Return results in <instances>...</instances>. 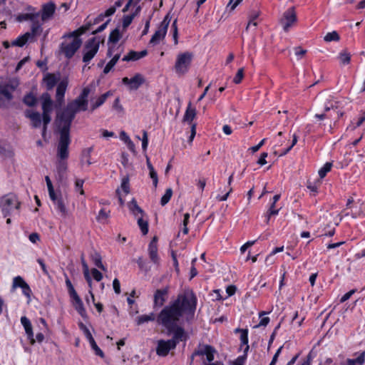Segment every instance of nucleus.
Returning <instances> with one entry per match:
<instances>
[{
  "mask_svg": "<svg viewBox=\"0 0 365 365\" xmlns=\"http://www.w3.org/2000/svg\"><path fill=\"white\" fill-rule=\"evenodd\" d=\"M283 349V346H281L276 351V353L274 354L270 364L269 365H276L277 362V360H278V358H279V356L282 351V349Z\"/></svg>",
  "mask_w": 365,
  "mask_h": 365,
  "instance_id": "nucleus-63",
  "label": "nucleus"
},
{
  "mask_svg": "<svg viewBox=\"0 0 365 365\" xmlns=\"http://www.w3.org/2000/svg\"><path fill=\"white\" fill-rule=\"evenodd\" d=\"M155 319V316L153 313H150L149 314H144L139 316L136 319L137 324L141 325L144 323H147L148 322H153Z\"/></svg>",
  "mask_w": 365,
  "mask_h": 365,
  "instance_id": "nucleus-36",
  "label": "nucleus"
},
{
  "mask_svg": "<svg viewBox=\"0 0 365 365\" xmlns=\"http://www.w3.org/2000/svg\"><path fill=\"white\" fill-rule=\"evenodd\" d=\"M55 4L53 3L45 4L43 6L41 13V19L43 21L48 20L51 18L55 11Z\"/></svg>",
  "mask_w": 365,
  "mask_h": 365,
  "instance_id": "nucleus-25",
  "label": "nucleus"
},
{
  "mask_svg": "<svg viewBox=\"0 0 365 365\" xmlns=\"http://www.w3.org/2000/svg\"><path fill=\"white\" fill-rule=\"evenodd\" d=\"M339 59L341 64H349L351 61V55L346 51H341L339 53Z\"/></svg>",
  "mask_w": 365,
  "mask_h": 365,
  "instance_id": "nucleus-42",
  "label": "nucleus"
},
{
  "mask_svg": "<svg viewBox=\"0 0 365 365\" xmlns=\"http://www.w3.org/2000/svg\"><path fill=\"white\" fill-rule=\"evenodd\" d=\"M260 14V11L258 10H252L249 14V22L246 27V30H248L251 26V24L253 21H255Z\"/></svg>",
  "mask_w": 365,
  "mask_h": 365,
  "instance_id": "nucleus-49",
  "label": "nucleus"
},
{
  "mask_svg": "<svg viewBox=\"0 0 365 365\" xmlns=\"http://www.w3.org/2000/svg\"><path fill=\"white\" fill-rule=\"evenodd\" d=\"M332 163L330 162L326 163L324 166L319 170V175L321 178L326 176L327 173L331 170Z\"/></svg>",
  "mask_w": 365,
  "mask_h": 365,
  "instance_id": "nucleus-47",
  "label": "nucleus"
},
{
  "mask_svg": "<svg viewBox=\"0 0 365 365\" xmlns=\"http://www.w3.org/2000/svg\"><path fill=\"white\" fill-rule=\"evenodd\" d=\"M121 188L125 194L129 192V179L128 177L123 178L121 182Z\"/></svg>",
  "mask_w": 365,
  "mask_h": 365,
  "instance_id": "nucleus-56",
  "label": "nucleus"
},
{
  "mask_svg": "<svg viewBox=\"0 0 365 365\" xmlns=\"http://www.w3.org/2000/svg\"><path fill=\"white\" fill-rule=\"evenodd\" d=\"M66 285L68 288L69 295L71 298L78 295L71 282L70 281V279L68 277H66Z\"/></svg>",
  "mask_w": 365,
  "mask_h": 365,
  "instance_id": "nucleus-50",
  "label": "nucleus"
},
{
  "mask_svg": "<svg viewBox=\"0 0 365 365\" xmlns=\"http://www.w3.org/2000/svg\"><path fill=\"white\" fill-rule=\"evenodd\" d=\"M134 18H135V14L124 16L123 19V28L124 29L127 28L132 23Z\"/></svg>",
  "mask_w": 365,
  "mask_h": 365,
  "instance_id": "nucleus-52",
  "label": "nucleus"
},
{
  "mask_svg": "<svg viewBox=\"0 0 365 365\" xmlns=\"http://www.w3.org/2000/svg\"><path fill=\"white\" fill-rule=\"evenodd\" d=\"M236 332H241L240 340H241V346H245V347L248 345V332L247 329H237L235 330Z\"/></svg>",
  "mask_w": 365,
  "mask_h": 365,
  "instance_id": "nucleus-40",
  "label": "nucleus"
},
{
  "mask_svg": "<svg viewBox=\"0 0 365 365\" xmlns=\"http://www.w3.org/2000/svg\"><path fill=\"white\" fill-rule=\"evenodd\" d=\"M122 82L123 84L128 85L130 90H137L145 82V79L141 74L136 73L131 78L124 77Z\"/></svg>",
  "mask_w": 365,
  "mask_h": 365,
  "instance_id": "nucleus-17",
  "label": "nucleus"
},
{
  "mask_svg": "<svg viewBox=\"0 0 365 365\" xmlns=\"http://www.w3.org/2000/svg\"><path fill=\"white\" fill-rule=\"evenodd\" d=\"M139 60L138 52L130 51L127 55L124 56L122 58L123 61H130Z\"/></svg>",
  "mask_w": 365,
  "mask_h": 365,
  "instance_id": "nucleus-45",
  "label": "nucleus"
},
{
  "mask_svg": "<svg viewBox=\"0 0 365 365\" xmlns=\"http://www.w3.org/2000/svg\"><path fill=\"white\" fill-rule=\"evenodd\" d=\"M215 353V349L210 345L200 346L197 349L195 350V354H197L198 356L205 355L207 360L209 362H211L214 360Z\"/></svg>",
  "mask_w": 365,
  "mask_h": 365,
  "instance_id": "nucleus-18",
  "label": "nucleus"
},
{
  "mask_svg": "<svg viewBox=\"0 0 365 365\" xmlns=\"http://www.w3.org/2000/svg\"><path fill=\"white\" fill-rule=\"evenodd\" d=\"M148 144V133L145 130L143 132V138H142V148L143 150H146Z\"/></svg>",
  "mask_w": 365,
  "mask_h": 365,
  "instance_id": "nucleus-61",
  "label": "nucleus"
},
{
  "mask_svg": "<svg viewBox=\"0 0 365 365\" xmlns=\"http://www.w3.org/2000/svg\"><path fill=\"white\" fill-rule=\"evenodd\" d=\"M23 101L28 106H34L36 103V98L31 93L26 95Z\"/></svg>",
  "mask_w": 365,
  "mask_h": 365,
  "instance_id": "nucleus-48",
  "label": "nucleus"
},
{
  "mask_svg": "<svg viewBox=\"0 0 365 365\" xmlns=\"http://www.w3.org/2000/svg\"><path fill=\"white\" fill-rule=\"evenodd\" d=\"M123 51V48L120 45H111L108 46V49L107 51V56L112 57L111 60L106 64L103 69V73L105 74L108 73L110 70L113 68V66L116 64L118 61L119 60L121 53Z\"/></svg>",
  "mask_w": 365,
  "mask_h": 365,
  "instance_id": "nucleus-9",
  "label": "nucleus"
},
{
  "mask_svg": "<svg viewBox=\"0 0 365 365\" xmlns=\"http://www.w3.org/2000/svg\"><path fill=\"white\" fill-rule=\"evenodd\" d=\"M169 287H165L157 289L153 295V304L155 307L163 306L168 297Z\"/></svg>",
  "mask_w": 365,
  "mask_h": 365,
  "instance_id": "nucleus-16",
  "label": "nucleus"
},
{
  "mask_svg": "<svg viewBox=\"0 0 365 365\" xmlns=\"http://www.w3.org/2000/svg\"><path fill=\"white\" fill-rule=\"evenodd\" d=\"M18 287L21 288L23 294L27 298L28 304L30 303V302L31 300L32 291H31L29 285L26 282V281L21 276L15 277L13 279L11 290L14 292Z\"/></svg>",
  "mask_w": 365,
  "mask_h": 365,
  "instance_id": "nucleus-13",
  "label": "nucleus"
},
{
  "mask_svg": "<svg viewBox=\"0 0 365 365\" xmlns=\"http://www.w3.org/2000/svg\"><path fill=\"white\" fill-rule=\"evenodd\" d=\"M150 177L153 180V183L155 187H157L158 182V174L155 172V169L150 170Z\"/></svg>",
  "mask_w": 365,
  "mask_h": 365,
  "instance_id": "nucleus-60",
  "label": "nucleus"
},
{
  "mask_svg": "<svg viewBox=\"0 0 365 365\" xmlns=\"http://www.w3.org/2000/svg\"><path fill=\"white\" fill-rule=\"evenodd\" d=\"M279 212V210L275 209V205L272 204L268 212H267V222L268 223L271 215H277Z\"/></svg>",
  "mask_w": 365,
  "mask_h": 365,
  "instance_id": "nucleus-59",
  "label": "nucleus"
},
{
  "mask_svg": "<svg viewBox=\"0 0 365 365\" xmlns=\"http://www.w3.org/2000/svg\"><path fill=\"white\" fill-rule=\"evenodd\" d=\"M29 38H31V34L29 32H26L24 35L19 36L16 39L13 41L11 42V45L22 47L27 43Z\"/></svg>",
  "mask_w": 365,
  "mask_h": 365,
  "instance_id": "nucleus-30",
  "label": "nucleus"
},
{
  "mask_svg": "<svg viewBox=\"0 0 365 365\" xmlns=\"http://www.w3.org/2000/svg\"><path fill=\"white\" fill-rule=\"evenodd\" d=\"M60 137L57 145L56 170L60 178H63L67 171L66 160L69 156L68 146L71 143L70 135L59 133Z\"/></svg>",
  "mask_w": 365,
  "mask_h": 365,
  "instance_id": "nucleus-3",
  "label": "nucleus"
},
{
  "mask_svg": "<svg viewBox=\"0 0 365 365\" xmlns=\"http://www.w3.org/2000/svg\"><path fill=\"white\" fill-rule=\"evenodd\" d=\"M51 200L53 202L56 208L61 212V216L66 217L68 215V211L66 207L65 201L61 195L58 196L57 194L54 193V197L51 198Z\"/></svg>",
  "mask_w": 365,
  "mask_h": 365,
  "instance_id": "nucleus-20",
  "label": "nucleus"
},
{
  "mask_svg": "<svg viewBox=\"0 0 365 365\" xmlns=\"http://www.w3.org/2000/svg\"><path fill=\"white\" fill-rule=\"evenodd\" d=\"M249 346H247L244 350V354L238 356L233 362V365H245L247 359V354L249 350Z\"/></svg>",
  "mask_w": 365,
  "mask_h": 365,
  "instance_id": "nucleus-39",
  "label": "nucleus"
},
{
  "mask_svg": "<svg viewBox=\"0 0 365 365\" xmlns=\"http://www.w3.org/2000/svg\"><path fill=\"white\" fill-rule=\"evenodd\" d=\"M99 49V41L96 38L89 39L85 44L83 48V61L84 63H89L91 59L96 56Z\"/></svg>",
  "mask_w": 365,
  "mask_h": 365,
  "instance_id": "nucleus-12",
  "label": "nucleus"
},
{
  "mask_svg": "<svg viewBox=\"0 0 365 365\" xmlns=\"http://www.w3.org/2000/svg\"><path fill=\"white\" fill-rule=\"evenodd\" d=\"M138 225L143 235H145L148 232V220H143V215H141L137 219Z\"/></svg>",
  "mask_w": 365,
  "mask_h": 365,
  "instance_id": "nucleus-37",
  "label": "nucleus"
},
{
  "mask_svg": "<svg viewBox=\"0 0 365 365\" xmlns=\"http://www.w3.org/2000/svg\"><path fill=\"white\" fill-rule=\"evenodd\" d=\"M20 205L21 202L17 197L12 193L5 195L0 198V207L4 217L11 215L14 210H19Z\"/></svg>",
  "mask_w": 365,
  "mask_h": 365,
  "instance_id": "nucleus-6",
  "label": "nucleus"
},
{
  "mask_svg": "<svg viewBox=\"0 0 365 365\" xmlns=\"http://www.w3.org/2000/svg\"><path fill=\"white\" fill-rule=\"evenodd\" d=\"M112 93L110 91H108L101 96H99L95 102H93L91 105V110H94L97 108L100 107L101 105L104 103V102L106 101L107 98L110 96H111Z\"/></svg>",
  "mask_w": 365,
  "mask_h": 365,
  "instance_id": "nucleus-32",
  "label": "nucleus"
},
{
  "mask_svg": "<svg viewBox=\"0 0 365 365\" xmlns=\"http://www.w3.org/2000/svg\"><path fill=\"white\" fill-rule=\"evenodd\" d=\"M19 86V82L15 79L9 80L0 86V107H6L14 96L13 93Z\"/></svg>",
  "mask_w": 365,
  "mask_h": 365,
  "instance_id": "nucleus-7",
  "label": "nucleus"
},
{
  "mask_svg": "<svg viewBox=\"0 0 365 365\" xmlns=\"http://www.w3.org/2000/svg\"><path fill=\"white\" fill-rule=\"evenodd\" d=\"M294 50L298 59L302 58L307 52V50L302 48L300 46L295 47Z\"/></svg>",
  "mask_w": 365,
  "mask_h": 365,
  "instance_id": "nucleus-55",
  "label": "nucleus"
},
{
  "mask_svg": "<svg viewBox=\"0 0 365 365\" xmlns=\"http://www.w3.org/2000/svg\"><path fill=\"white\" fill-rule=\"evenodd\" d=\"M121 38V34L120 33V30L118 29H115L113 30L108 37V43H117L120 38Z\"/></svg>",
  "mask_w": 365,
  "mask_h": 365,
  "instance_id": "nucleus-38",
  "label": "nucleus"
},
{
  "mask_svg": "<svg viewBox=\"0 0 365 365\" xmlns=\"http://www.w3.org/2000/svg\"><path fill=\"white\" fill-rule=\"evenodd\" d=\"M170 20L171 17L170 16V14H168L165 16L164 19L161 22L160 25L159 26L155 34L151 37L149 42L150 44H152L153 46L157 45L160 43L161 40H163L165 38Z\"/></svg>",
  "mask_w": 365,
  "mask_h": 365,
  "instance_id": "nucleus-11",
  "label": "nucleus"
},
{
  "mask_svg": "<svg viewBox=\"0 0 365 365\" xmlns=\"http://www.w3.org/2000/svg\"><path fill=\"white\" fill-rule=\"evenodd\" d=\"M72 299L75 309L83 318L86 319L87 317V313L80 297L77 295L72 297Z\"/></svg>",
  "mask_w": 365,
  "mask_h": 365,
  "instance_id": "nucleus-24",
  "label": "nucleus"
},
{
  "mask_svg": "<svg viewBox=\"0 0 365 365\" xmlns=\"http://www.w3.org/2000/svg\"><path fill=\"white\" fill-rule=\"evenodd\" d=\"M192 58V53H182L178 55L175 64V72L179 75H184L188 71Z\"/></svg>",
  "mask_w": 365,
  "mask_h": 365,
  "instance_id": "nucleus-8",
  "label": "nucleus"
},
{
  "mask_svg": "<svg viewBox=\"0 0 365 365\" xmlns=\"http://www.w3.org/2000/svg\"><path fill=\"white\" fill-rule=\"evenodd\" d=\"M79 328L84 333L86 337L88 340L92 349L95 351V354L101 358H104L105 355L103 351L98 346L95 339H93L90 330L88 327L82 322L78 324Z\"/></svg>",
  "mask_w": 365,
  "mask_h": 365,
  "instance_id": "nucleus-14",
  "label": "nucleus"
},
{
  "mask_svg": "<svg viewBox=\"0 0 365 365\" xmlns=\"http://www.w3.org/2000/svg\"><path fill=\"white\" fill-rule=\"evenodd\" d=\"M26 118H29L31 121V125L34 128H38L41 124V116L38 112H34L27 110L25 112Z\"/></svg>",
  "mask_w": 365,
  "mask_h": 365,
  "instance_id": "nucleus-23",
  "label": "nucleus"
},
{
  "mask_svg": "<svg viewBox=\"0 0 365 365\" xmlns=\"http://www.w3.org/2000/svg\"><path fill=\"white\" fill-rule=\"evenodd\" d=\"M42 31V24L34 19V21H32L31 32H29L31 34V38L39 36Z\"/></svg>",
  "mask_w": 365,
  "mask_h": 365,
  "instance_id": "nucleus-33",
  "label": "nucleus"
},
{
  "mask_svg": "<svg viewBox=\"0 0 365 365\" xmlns=\"http://www.w3.org/2000/svg\"><path fill=\"white\" fill-rule=\"evenodd\" d=\"M109 217V212H106L104 209H101L97 216V220L103 222L106 220Z\"/></svg>",
  "mask_w": 365,
  "mask_h": 365,
  "instance_id": "nucleus-53",
  "label": "nucleus"
},
{
  "mask_svg": "<svg viewBox=\"0 0 365 365\" xmlns=\"http://www.w3.org/2000/svg\"><path fill=\"white\" fill-rule=\"evenodd\" d=\"M43 81L46 83L47 90H51L58 81V78L54 74L48 73L43 78Z\"/></svg>",
  "mask_w": 365,
  "mask_h": 365,
  "instance_id": "nucleus-31",
  "label": "nucleus"
},
{
  "mask_svg": "<svg viewBox=\"0 0 365 365\" xmlns=\"http://www.w3.org/2000/svg\"><path fill=\"white\" fill-rule=\"evenodd\" d=\"M327 101L329 103L330 106H333V110H337L339 108V102L334 101L332 96H329Z\"/></svg>",
  "mask_w": 365,
  "mask_h": 365,
  "instance_id": "nucleus-64",
  "label": "nucleus"
},
{
  "mask_svg": "<svg viewBox=\"0 0 365 365\" xmlns=\"http://www.w3.org/2000/svg\"><path fill=\"white\" fill-rule=\"evenodd\" d=\"M243 76H244V68H241L237 71L236 76H235V78L233 79L234 83H235L236 84L240 83L241 82Z\"/></svg>",
  "mask_w": 365,
  "mask_h": 365,
  "instance_id": "nucleus-54",
  "label": "nucleus"
},
{
  "mask_svg": "<svg viewBox=\"0 0 365 365\" xmlns=\"http://www.w3.org/2000/svg\"><path fill=\"white\" fill-rule=\"evenodd\" d=\"M158 237H153L148 245V254L150 260L156 264H159V257L158 255Z\"/></svg>",
  "mask_w": 365,
  "mask_h": 365,
  "instance_id": "nucleus-19",
  "label": "nucleus"
},
{
  "mask_svg": "<svg viewBox=\"0 0 365 365\" xmlns=\"http://www.w3.org/2000/svg\"><path fill=\"white\" fill-rule=\"evenodd\" d=\"M297 21V15L294 7H291L287 9L283 15V19H281V24L285 31H288L292 24Z\"/></svg>",
  "mask_w": 365,
  "mask_h": 365,
  "instance_id": "nucleus-15",
  "label": "nucleus"
},
{
  "mask_svg": "<svg viewBox=\"0 0 365 365\" xmlns=\"http://www.w3.org/2000/svg\"><path fill=\"white\" fill-rule=\"evenodd\" d=\"M91 258L96 267H98V268L101 269L103 271L106 270V267L102 263L101 256L98 252H94L93 253H92L91 255Z\"/></svg>",
  "mask_w": 365,
  "mask_h": 365,
  "instance_id": "nucleus-35",
  "label": "nucleus"
},
{
  "mask_svg": "<svg viewBox=\"0 0 365 365\" xmlns=\"http://www.w3.org/2000/svg\"><path fill=\"white\" fill-rule=\"evenodd\" d=\"M365 362V351H362L356 359H347L341 365H363Z\"/></svg>",
  "mask_w": 365,
  "mask_h": 365,
  "instance_id": "nucleus-27",
  "label": "nucleus"
},
{
  "mask_svg": "<svg viewBox=\"0 0 365 365\" xmlns=\"http://www.w3.org/2000/svg\"><path fill=\"white\" fill-rule=\"evenodd\" d=\"M21 322L24 327L26 334L28 339L30 340L31 344H34L35 343V339H34V332L30 320L26 317H22L21 318Z\"/></svg>",
  "mask_w": 365,
  "mask_h": 365,
  "instance_id": "nucleus-21",
  "label": "nucleus"
},
{
  "mask_svg": "<svg viewBox=\"0 0 365 365\" xmlns=\"http://www.w3.org/2000/svg\"><path fill=\"white\" fill-rule=\"evenodd\" d=\"M84 181L81 179H78L76 180L75 185H76V190L79 191L81 195L84 194V191L83 190V185Z\"/></svg>",
  "mask_w": 365,
  "mask_h": 365,
  "instance_id": "nucleus-58",
  "label": "nucleus"
},
{
  "mask_svg": "<svg viewBox=\"0 0 365 365\" xmlns=\"http://www.w3.org/2000/svg\"><path fill=\"white\" fill-rule=\"evenodd\" d=\"M45 180L46 182V185L48 187L49 197H50V198H53V197H54V193H56V192L54 191L51 180L48 176L45 177Z\"/></svg>",
  "mask_w": 365,
  "mask_h": 365,
  "instance_id": "nucleus-51",
  "label": "nucleus"
},
{
  "mask_svg": "<svg viewBox=\"0 0 365 365\" xmlns=\"http://www.w3.org/2000/svg\"><path fill=\"white\" fill-rule=\"evenodd\" d=\"M128 209L132 212L133 215L138 217V214L141 215H144V211L138 206L137 201L135 199H133L128 204Z\"/></svg>",
  "mask_w": 365,
  "mask_h": 365,
  "instance_id": "nucleus-29",
  "label": "nucleus"
},
{
  "mask_svg": "<svg viewBox=\"0 0 365 365\" xmlns=\"http://www.w3.org/2000/svg\"><path fill=\"white\" fill-rule=\"evenodd\" d=\"M123 51V48L120 45H111L108 46V49L107 51V56L112 57L111 60L106 64L103 69V73L105 74L108 73L110 70L113 68V66L116 64L118 61L119 60L121 53Z\"/></svg>",
  "mask_w": 365,
  "mask_h": 365,
  "instance_id": "nucleus-10",
  "label": "nucleus"
},
{
  "mask_svg": "<svg viewBox=\"0 0 365 365\" xmlns=\"http://www.w3.org/2000/svg\"><path fill=\"white\" fill-rule=\"evenodd\" d=\"M339 39H340L339 35L335 31H334L332 32L327 33L326 34V36L324 37V40L327 42H330L332 41H339Z\"/></svg>",
  "mask_w": 365,
  "mask_h": 365,
  "instance_id": "nucleus-43",
  "label": "nucleus"
},
{
  "mask_svg": "<svg viewBox=\"0 0 365 365\" xmlns=\"http://www.w3.org/2000/svg\"><path fill=\"white\" fill-rule=\"evenodd\" d=\"M195 115L196 110L192 107L191 103H189L183 116V121L191 123L195 118Z\"/></svg>",
  "mask_w": 365,
  "mask_h": 365,
  "instance_id": "nucleus-28",
  "label": "nucleus"
},
{
  "mask_svg": "<svg viewBox=\"0 0 365 365\" xmlns=\"http://www.w3.org/2000/svg\"><path fill=\"white\" fill-rule=\"evenodd\" d=\"M67 88V82L61 81L56 88V103L61 106L63 103L64 95Z\"/></svg>",
  "mask_w": 365,
  "mask_h": 365,
  "instance_id": "nucleus-22",
  "label": "nucleus"
},
{
  "mask_svg": "<svg viewBox=\"0 0 365 365\" xmlns=\"http://www.w3.org/2000/svg\"><path fill=\"white\" fill-rule=\"evenodd\" d=\"M91 274L97 282H100L103 278V274L96 268L91 269Z\"/></svg>",
  "mask_w": 365,
  "mask_h": 365,
  "instance_id": "nucleus-62",
  "label": "nucleus"
},
{
  "mask_svg": "<svg viewBox=\"0 0 365 365\" xmlns=\"http://www.w3.org/2000/svg\"><path fill=\"white\" fill-rule=\"evenodd\" d=\"M93 25L92 23H86L85 25L80 27L78 29L73 31V34H76L78 37L79 36L83 34L86 31H89L91 29V26Z\"/></svg>",
  "mask_w": 365,
  "mask_h": 365,
  "instance_id": "nucleus-46",
  "label": "nucleus"
},
{
  "mask_svg": "<svg viewBox=\"0 0 365 365\" xmlns=\"http://www.w3.org/2000/svg\"><path fill=\"white\" fill-rule=\"evenodd\" d=\"M39 16L38 14H24L19 15L17 17V20L19 21H34V19H36Z\"/></svg>",
  "mask_w": 365,
  "mask_h": 365,
  "instance_id": "nucleus-41",
  "label": "nucleus"
},
{
  "mask_svg": "<svg viewBox=\"0 0 365 365\" xmlns=\"http://www.w3.org/2000/svg\"><path fill=\"white\" fill-rule=\"evenodd\" d=\"M173 337L168 340L160 339L158 341L156 354L159 356H166L169 351L175 349L180 341H186L187 336H182V331L172 334Z\"/></svg>",
  "mask_w": 365,
  "mask_h": 365,
  "instance_id": "nucleus-5",
  "label": "nucleus"
},
{
  "mask_svg": "<svg viewBox=\"0 0 365 365\" xmlns=\"http://www.w3.org/2000/svg\"><path fill=\"white\" fill-rule=\"evenodd\" d=\"M172 195L173 190L171 188H168L165 191V193L161 197L160 205L162 206H165L170 201Z\"/></svg>",
  "mask_w": 365,
  "mask_h": 365,
  "instance_id": "nucleus-44",
  "label": "nucleus"
},
{
  "mask_svg": "<svg viewBox=\"0 0 365 365\" xmlns=\"http://www.w3.org/2000/svg\"><path fill=\"white\" fill-rule=\"evenodd\" d=\"M90 92V88H84L75 100L68 103L63 110L57 114L56 125L59 133L70 135L71 125L76 114L88 109V97Z\"/></svg>",
  "mask_w": 365,
  "mask_h": 365,
  "instance_id": "nucleus-2",
  "label": "nucleus"
},
{
  "mask_svg": "<svg viewBox=\"0 0 365 365\" xmlns=\"http://www.w3.org/2000/svg\"><path fill=\"white\" fill-rule=\"evenodd\" d=\"M42 100V110L43 112H51L53 101L51 100V96L48 93H44L41 95V97Z\"/></svg>",
  "mask_w": 365,
  "mask_h": 365,
  "instance_id": "nucleus-26",
  "label": "nucleus"
},
{
  "mask_svg": "<svg viewBox=\"0 0 365 365\" xmlns=\"http://www.w3.org/2000/svg\"><path fill=\"white\" fill-rule=\"evenodd\" d=\"M51 118L50 116V112H43L41 121H43V126H47V125L51 122Z\"/></svg>",
  "mask_w": 365,
  "mask_h": 365,
  "instance_id": "nucleus-57",
  "label": "nucleus"
},
{
  "mask_svg": "<svg viewBox=\"0 0 365 365\" xmlns=\"http://www.w3.org/2000/svg\"><path fill=\"white\" fill-rule=\"evenodd\" d=\"M93 147L86 148L82 151L81 163H85L87 165H91L92 163L91 161V155Z\"/></svg>",
  "mask_w": 365,
  "mask_h": 365,
  "instance_id": "nucleus-34",
  "label": "nucleus"
},
{
  "mask_svg": "<svg viewBox=\"0 0 365 365\" xmlns=\"http://www.w3.org/2000/svg\"><path fill=\"white\" fill-rule=\"evenodd\" d=\"M63 41L59 46V53L63 54L66 58H71L82 44L81 39L73 34V32L64 35Z\"/></svg>",
  "mask_w": 365,
  "mask_h": 365,
  "instance_id": "nucleus-4",
  "label": "nucleus"
},
{
  "mask_svg": "<svg viewBox=\"0 0 365 365\" xmlns=\"http://www.w3.org/2000/svg\"><path fill=\"white\" fill-rule=\"evenodd\" d=\"M196 309V297L192 292H185L159 313L157 322L167 330V334L182 331L187 336L182 327L184 322H190Z\"/></svg>",
  "mask_w": 365,
  "mask_h": 365,
  "instance_id": "nucleus-1",
  "label": "nucleus"
}]
</instances>
